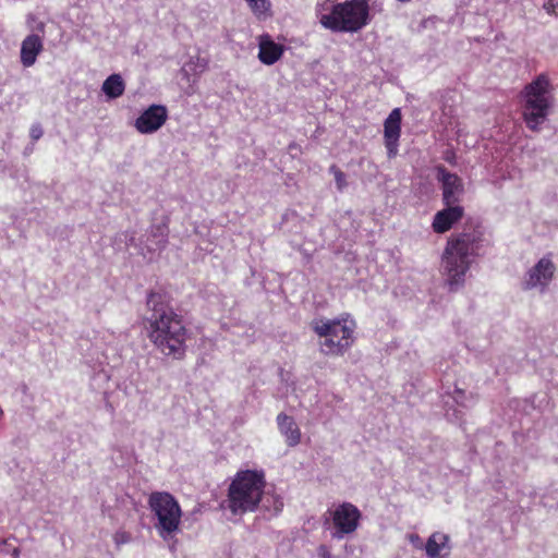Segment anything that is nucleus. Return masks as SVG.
Wrapping results in <instances>:
<instances>
[{"label":"nucleus","mask_w":558,"mask_h":558,"mask_svg":"<svg viewBox=\"0 0 558 558\" xmlns=\"http://www.w3.org/2000/svg\"><path fill=\"white\" fill-rule=\"evenodd\" d=\"M146 306L150 312L144 319L149 341L162 355L182 360L187 349V328L183 316L174 311L171 296L163 291H150Z\"/></svg>","instance_id":"1"},{"label":"nucleus","mask_w":558,"mask_h":558,"mask_svg":"<svg viewBox=\"0 0 558 558\" xmlns=\"http://www.w3.org/2000/svg\"><path fill=\"white\" fill-rule=\"evenodd\" d=\"M490 245L485 228L480 222H468L462 231L448 238L440 257V267L450 292H456L464 286L472 264L482 257Z\"/></svg>","instance_id":"2"},{"label":"nucleus","mask_w":558,"mask_h":558,"mask_svg":"<svg viewBox=\"0 0 558 558\" xmlns=\"http://www.w3.org/2000/svg\"><path fill=\"white\" fill-rule=\"evenodd\" d=\"M311 328L319 338V351L327 356H341L348 352L355 342L356 324L349 314L340 317L315 318Z\"/></svg>","instance_id":"3"},{"label":"nucleus","mask_w":558,"mask_h":558,"mask_svg":"<svg viewBox=\"0 0 558 558\" xmlns=\"http://www.w3.org/2000/svg\"><path fill=\"white\" fill-rule=\"evenodd\" d=\"M266 486L264 471L236 472L228 489V507L232 513L254 511L262 500Z\"/></svg>","instance_id":"4"},{"label":"nucleus","mask_w":558,"mask_h":558,"mask_svg":"<svg viewBox=\"0 0 558 558\" xmlns=\"http://www.w3.org/2000/svg\"><path fill=\"white\" fill-rule=\"evenodd\" d=\"M320 24L336 33H356L369 22L366 0H347L333 4L329 13H322Z\"/></svg>","instance_id":"5"},{"label":"nucleus","mask_w":558,"mask_h":558,"mask_svg":"<svg viewBox=\"0 0 558 558\" xmlns=\"http://www.w3.org/2000/svg\"><path fill=\"white\" fill-rule=\"evenodd\" d=\"M524 98L523 120L530 130L538 131L539 126L546 121L551 106L548 77L541 74L526 85Z\"/></svg>","instance_id":"6"},{"label":"nucleus","mask_w":558,"mask_h":558,"mask_svg":"<svg viewBox=\"0 0 558 558\" xmlns=\"http://www.w3.org/2000/svg\"><path fill=\"white\" fill-rule=\"evenodd\" d=\"M148 506L157 518L155 527L159 536L169 541L180 529L182 511L177 499L167 492H154L149 495Z\"/></svg>","instance_id":"7"},{"label":"nucleus","mask_w":558,"mask_h":558,"mask_svg":"<svg viewBox=\"0 0 558 558\" xmlns=\"http://www.w3.org/2000/svg\"><path fill=\"white\" fill-rule=\"evenodd\" d=\"M361 519V510L355 505L343 501L333 505L326 511L324 524L332 527V538L342 539L357 530Z\"/></svg>","instance_id":"8"},{"label":"nucleus","mask_w":558,"mask_h":558,"mask_svg":"<svg viewBox=\"0 0 558 558\" xmlns=\"http://www.w3.org/2000/svg\"><path fill=\"white\" fill-rule=\"evenodd\" d=\"M168 120V110L162 105H151L135 120L134 126L141 134L157 132Z\"/></svg>","instance_id":"9"},{"label":"nucleus","mask_w":558,"mask_h":558,"mask_svg":"<svg viewBox=\"0 0 558 558\" xmlns=\"http://www.w3.org/2000/svg\"><path fill=\"white\" fill-rule=\"evenodd\" d=\"M555 269V265L550 258H541L536 265L527 271L523 288L531 290L541 287L542 291H544L554 278Z\"/></svg>","instance_id":"10"},{"label":"nucleus","mask_w":558,"mask_h":558,"mask_svg":"<svg viewBox=\"0 0 558 558\" xmlns=\"http://www.w3.org/2000/svg\"><path fill=\"white\" fill-rule=\"evenodd\" d=\"M401 135V110L395 108L385 120L384 140L389 158H395L398 154L399 138Z\"/></svg>","instance_id":"11"},{"label":"nucleus","mask_w":558,"mask_h":558,"mask_svg":"<svg viewBox=\"0 0 558 558\" xmlns=\"http://www.w3.org/2000/svg\"><path fill=\"white\" fill-rule=\"evenodd\" d=\"M447 207L436 213L434 216L432 228L435 233L442 234L449 231L457 222H459L464 209L459 205H446Z\"/></svg>","instance_id":"12"},{"label":"nucleus","mask_w":558,"mask_h":558,"mask_svg":"<svg viewBox=\"0 0 558 558\" xmlns=\"http://www.w3.org/2000/svg\"><path fill=\"white\" fill-rule=\"evenodd\" d=\"M439 174L442 183V201L445 205H458L460 195L463 193L461 179L444 168L439 169Z\"/></svg>","instance_id":"13"},{"label":"nucleus","mask_w":558,"mask_h":558,"mask_svg":"<svg viewBox=\"0 0 558 558\" xmlns=\"http://www.w3.org/2000/svg\"><path fill=\"white\" fill-rule=\"evenodd\" d=\"M258 59L265 65H272L279 61L284 52V46L274 41L269 34L258 37Z\"/></svg>","instance_id":"14"},{"label":"nucleus","mask_w":558,"mask_h":558,"mask_svg":"<svg viewBox=\"0 0 558 558\" xmlns=\"http://www.w3.org/2000/svg\"><path fill=\"white\" fill-rule=\"evenodd\" d=\"M44 44L40 36L36 34L28 35L21 46V62L24 66H32L37 59V56L43 51Z\"/></svg>","instance_id":"15"},{"label":"nucleus","mask_w":558,"mask_h":558,"mask_svg":"<svg viewBox=\"0 0 558 558\" xmlns=\"http://www.w3.org/2000/svg\"><path fill=\"white\" fill-rule=\"evenodd\" d=\"M278 427L284 436L287 444L294 447L301 441V430L292 416L280 413L277 416Z\"/></svg>","instance_id":"16"},{"label":"nucleus","mask_w":558,"mask_h":558,"mask_svg":"<svg viewBox=\"0 0 558 558\" xmlns=\"http://www.w3.org/2000/svg\"><path fill=\"white\" fill-rule=\"evenodd\" d=\"M101 90L109 99L119 98L124 94L125 82L120 74H111L102 83Z\"/></svg>","instance_id":"17"},{"label":"nucleus","mask_w":558,"mask_h":558,"mask_svg":"<svg viewBox=\"0 0 558 558\" xmlns=\"http://www.w3.org/2000/svg\"><path fill=\"white\" fill-rule=\"evenodd\" d=\"M449 548V535L441 532H434L425 544V551L428 558H438L441 549Z\"/></svg>","instance_id":"18"},{"label":"nucleus","mask_w":558,"mask_h":558,"mask_svg":"<svg viewBox=\"0 0 558 558\" xmlns=\"http://www.w3.org/2000/svg\"><path fill=\"white\" fill-rule=\"evenodd\" d=\"M169 229L167 223L151 226L150 238L157 250H162L168 243Z\"/></svg>","instance_id":"19"},{"label":"nucleus","mask_w":558,"mask_h":558,"mask_svg":"<svg viewBox=\"0 0 558 558\" xmlns=\"http://www.w3.org/2000/svg\"><path fill=\"white\" fill-rule=\"evenodd\" d=\"M256 15L265 14L270 9L268 0H245Z\"/></svg>","instance_id":"20"},{"label":"nucleus","mask_w":558,"mask_h":558,"mask_svg":"<svg viewBox=\"0 0 558 558\" xmlns=\"http://www.w3.org/2000/svg\"><path fill=\"white\" fill-rule=\"evenodd\" d=\"M329 171L333 174L338 191H343L348 185L345 174L336 166L332 165Z\"/></svg>","instance_id":"21"},{"label":"nucleus","mask_w":558,"mask_h":558,"mask_svg":"<svg viewBox=\"0 0 558 558\" xmlns=\"http://www.w3.org/2000/svg\"><path fill=\"white\" fill-rule=\"evenodd\" d=\"M131 538V534L123 530L117 531L113 535V541L117 546L129 543Z\"/></svg>","instance_id":"22"},{"label":"nucleus","mask_w":558,"mask_h":558,"mask_svg":"<svg viewBox=\"0 0 558 558\" xmlns=\"http://www.w3.org/2000/svg\"><path fill=\"white\" fill-rule=\"evenodd\" d=\"M29 134L33 141H38L44 134L41 125L39 123L34 124Z\"/></svg>","instance_id":"23"},{"label":"nucleus","mask_w":558,"mask_h":558,"mask_svg":"<svg viewBox=\"0 0 558 558\" xmlns=\"http://www.w3.org/2000/svg\"><path fill=\"white\" fill-rule=\"evenodd\" d=\"M317 554L319 558H333L330 548L327 545H319Z\"/></svg>","instance_id":"24"},{"label":"nucleus","mask_w":558,"mask_h":558,"mask_svg":"<svg viewBox=\"0 0 558 558\" xmlns=\"http://www.w3.org/2000/svg\"><path fill=\"white\" fill-rule=\"evenodd\" d=\"M409 541L417 548H422V539L417 534H410Z\"/></svg>","instance_id":"25"},{"label":"nucleus","mask_w":558,"mask_h":558,"mask_svg":"<svg viewBox=\"0 0 558 558\" xmlns=\"http://www.w3.org/2000/svg\"><path fill=\"white\" fill-rule=\"evenodd\" d=\"M196 65L201 69V72H203L207 68V61L204 60V59L197 58V64Z\"/></svg>","instance_id":"26"},{"label":"nucleus","mask_w":558,"mask_h":558,"mask_svg":"<svg viewBox=\"0 0 558 558\" xmlns=\"http://www.w3.org/2000/svg\"><path fill=\"white\" fill-rule=\"evenodd\" d=\"M282 507H283V502L280 499H276L275 511H280Z\"/></svg>","instance_id":"27"},{"label":"nucleus","mask_w":558,"mask_h":558,"mask_svg":"<svg viewBox=\"0 0 558 558\" xmlns=\"http://www.w3.org/2000/svg\"><path fill=\"white\" fill-rule=\"evenodd\" d=\"M19 555H20V549L19 548H14V550H13L14 558H17Z\"/></svg>","instance_id":"28"},{"label":"nucleus","mask_w":558,"mask_h":558,"mask_svg":"<svg viewBox=\"0 0 558 558\" xmlns=\"http://www.w3.org/2000/svg\"><path fill=\"white\" fill-rule=\"evenodd\" d=\"M322 10H327V9L325 8V4L318 5L317 11H318V12H320Z\"/></svg>","instance_id":"29"},{"label":"nucleus","mask_w":558,"mask_h":558,"mask_svg":"<svg viewBox=\"0 0 558 558\" xmlns=\"http://www.w3.org/2000/svg\"><path fill=\"white\" fill-rule=\"evenodd\" d=\"M192 64H193V62L191 61V62L186 63V65H185V66L191 68V66H192Z\"/></svg>","instance_id":"30"},{"label":"nucleus","mask_w":558,"mask_h":558,"mask_svg":"<svg viewBox=\"0 0 558 558\" xmlns=\"http://www.w3.org/2000/svg\"><path fill=\"white\" fill-rule=\"evenodd\" d=\"M0 544H5V541L0 539Z\"/></svg>","instance_id":"31"}]
</instances>
